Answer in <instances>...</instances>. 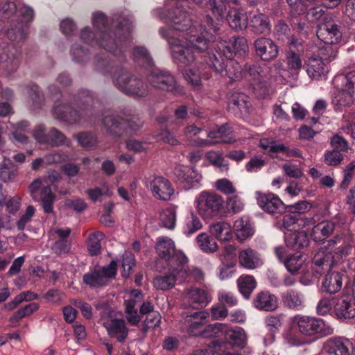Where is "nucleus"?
<instances>
[{
  "label": "nucleus",
  "instance_id": "36",
  "mask_svg": "<svg viewBox=\"0 0 355 355\" xmlns=\"http://www.w3.org/2000/svg\"><path fill=\"white\" fill-rule=\"evenodd\" d=\"M343 285L342 275L338 272H329L322 282L324 290L329 293L339 291Z\"/></svg>",
  "mask_w": 355,
  "mask_h": 355
},
{
  "label": "nucleus",
  "instance_id": "38",
  "mask_svg": "<svg viewBox=\"0 0 355 355\" xmlns=\"http://www.w3.org/2000/svg\"><path fill=\"white\" fill-rule=\"evenodd\" d=\"M227 20L230 27L235 30H243L248 26V16L244 15L239 10H230Z\"/></svg>",
  "mask_w": 355,
  "mask_h": 355
},
{
  "label": "nucleus",
  "instance_id": "60",
  "mask_svg": "<svg viewBox=\"0 0 355 355\" xmlns=\"http://www.w3.org/2000/svg\"><path fill=\"white\" fill-rule=\"evenodd\" d=\"M230 336L234 343L241 347H243L247 343L248 338L246 334L241 328L232 330Z\"/></svg>",
  "mask_w": 355,
  "mask_h": 355
},
{
  "label": "nucleus",
  "instance_id": "64",
  "mask_svg": "<svg viewBox=\"0 0 355 355\" xmlns=\"http://www.w3.org/2000/svg\"><path fill=\"white\" fill-rule=\"evenodd\" d=\"M282 168L287 176L294 179L301 178L304 175L302 169L294 164H284Z\"/></svg>",
  "mask_w": 355,
  "mask_h": 355
},
{
  "label": "nucleus",
  "instance_id": "56",
  "mask_svg": "<svg viewBox=\"0 0 355 355\" xmlns=\"http://www.w3.org/2000/svg\"><path fill=\"white\" fill-rule=\"evenodd\" d=\"M266 164V159L260 155L253 157L245 164V169L248 173L257 172Z\"/></svg>",
  "mask_w": 355,
  "mask_h": 355
},
{
  "label": "nucleus",
  "instance_id": "39",
  "mask_svg": "<svg viewBox=\"0 0 355 355\" xmlns=\"http://www.w3.org/2000/svg\"><path fill=\"white\" fill-rule=\"evenodd\" d=\"M198 247L205 252L212 253L218 250V245L215 239L207 233H201L196 237Z\"/></svg>",
  "mask_w": 355,
  "mask_h": 355
},
{
  "label": "nucleus",
  "instance_id": "51",
  "mask_svg": "<svg viewBox=\"0 0 355 355\" xmlns=\"http://www.w3.org/2000/svg\"><path fill=\"white\" fill-rule=\"evenodd\" d=\"M65 141L66 137L55 128H52L47 135L46 143L53 146L65 144Z\"/></svg>",
  "mask_w": 355,
  "mask_h": 355
},
{
  "label": "nucleus",
  "instance_id": "3",
  "mask_svg": "<svg viewBox=\"0 0 355 355\" xmlns=\"http://www.w3.org/2000/svg\"><path fill=\"white\" fill-rule=\"evenodd\" d=\"M354 245L353 237L350 234L336 236L327 241L326 250L318 251L312 260L318 267L329 269L333 266L348 256Z\"/></svg>",
  "mask_w": 355,
  "mask_h": 355
},
{
  "label": "nucleus",
  "instance_id": "23",
  "mask_svg": "<svg viewBox=\"0 0 355 355\" xmlns=\"http://www.w3.org/2000/svg\"><path fill=\"white\" fill-rule=\"evenodd\" d=\"M150 189L153 196L159 200H168L173 194L174 190L171 182L164 177L157 176L150 182Z\"/></svg>",
  "mask_w": 355,
  "mask_h": 355
},
{
  "label": "nucleus",
  "instance_id": "52",
  "mask_svg": "<svg viewBox=\"0 0 355 355\" xmlns=\"http://www.w3.org/2000/svg\"><path fill=\"white\" fill-rule=\"evenodd\" d=\"M343 159V154L337 150H327L324 154V162L328 166H337Z\"/></svg>",
  "mask_w": 355,
  "mask_h": 355
},
{
  "label": "nucleus",
  "instance_id": "11",
  "mask_svg": "<svg viewBox=\"0 0 355 355\" xmlns=\"http://www.w3.org/2000/svg\"><path fill=\"white\" fill-rule=\"evenodd\" d=\"M209 313L205 311H197L192 314L187 315L184 318L182 329L187 331L191 336H211L212 334H209V331H214L216 334L218 329L214 326H209L207 328L202 331V328L207 322Z\"/></svg>",
  "mask_w": 355,
  "mask_h": 355
},
{
  "label": "nucleus",
  "instance_id": "33",
  "mask_svg": "<svg viewBox=\"0 0 355 355\" xmlns=\"http://www.w3.org/2000/svg\"><path fill=\"white\" fill-rule=\"evenodd\" d=\"M236 284L239 293L248 300L256 288L257 282L253 276L244 275L237 279Z\"/></svg>",
  "mask_w": 355,
  "mask_h": 355
},
{
  "label": "nucleus",
  "instance_id": "48",
  "mask_svg": "<svg viewBox=\"0 0 355 355\" xmlns=\"http://www.w3.org/2000/svg\"><path fill=\"white\" fill-rule=\"evenodd\" d=\"M226 208L230 214H238L243 209L244 203L238 196L234 195L227 198Z\"/></svg>",
  "mask_w": 355,
  "mask_h": 355
},
{
  "label": "nucleus",
  "instance_id": "28",
  "mask_svg": "<svg viewBox=\"0 0 355 355\" xmlns=\"http://www.w3.org/2000/svg\"><path fill=\"white\" fill-rule=\"evenodd\" d=\"M253 304L259 310L272 311L278 306L277 298L268 291H261L255 295Z\"/></svg>",
  "mask_w": 355,
  "mask_h": 355
},
{
  "label": "nucleus",
  "instance_id": "30",
  "mask_svg": "<svg viewBox=\"0 0 355 355\" xmlns=\"http://www.w3.org/2000/svg\"><path fill=\"white\" fill-rule=\"evenodd\" d=\"M355 102V92L342 88L334 96L332 103L336 111H343L346 107H349Z\"/></svg>",
  "mask_w": 355,
  "mask_h": 355
},
{
  "label": "nucleus",
  "instance_id": "62",
  "mask_svg": "<svg viewBox=\"0 0 355 355\" xmlns=\"http://www.w3.org/2000/svg\"><path fill=\"white\" fill-rule=\"evenodd\" d=\"M218 300L223 306H234L238 304L237 297L231 292L221 291L218 293Z\"/></svg>",
  "mask_w": 355,
  "mask_h": 355
},
{
  "label": "nucleus",
  "instance_id": "41",
  "mask_svg": "<svg viewBox=\"0 0 355 355\" xmlns=\"http://www.w3.org/2000/svg\"><path fill=\"white\" fill-rule=\"evenodd\" d=\"M305 263V259L302 254L295 253L287 257L284 261V266L291 273H297Z\"/></svg>",
  "mask_w": 355,
  "mask_h": 355
},
{
  "label": "nucleus",
  "instance_id": "37",
  "mask_svg": "<svg viewBox=\"0 0 355 355\" xmlns=\"http://www.w3.org/2000/svg\"><path fill=\"white\" fill-rule=\"evenodd\" d=\"M234 230L236 238L240 241H243L254 234V230L251 224L248 220H245L243 218H241L234 222Z\"/></svg>",
  "mask_w": 355,
  "mask_h": 355
},
{
  "label": "nucleus",
  "instance_id": "9",
  "mask_svg": "<svg viewBox=\"0 0 355 355\" xmlns=\"http://www.w3.org/2000/svg\"><path fill=\"white\" fill-rule=\"evenodd\" d=\"M210 64L222 76L227 77L230 81L238 80L242 77V68L233 58H225L218 53L209 57Z\"/></svg>",
  "mask_w": 355,
  "mask_h": 355
},
{
  "label": "nucleus",
  "instance_id": "15",
  "mask_svg": "<svg viewBox=\"0 0 355 355\" xmlns=\"http://www.w3.org/2000/svg\"><path fill=\"white\" fill-rule=\"evenodd\" d=\"M149 70L150 73L147 76V80L153 87L168 92H173L175 89V80L168 72L162 71L154 66L150 68Z\"/></svg>",
  "mask_w": 355,
  "mask_h": 355
},
{
  "label": "nucleus",
  "instance_id": "45",
  "mask_svg": "<svg viewBox=\"0 0 355 355\" xmlns=\"http://www.w3.org/2000/svg\"><path fill=\"white\" fill-rule=\"evenodd\" d=\"M123 123V120L115 115H108L103 118V125L105 128L112 135H117L119 130Z\"/></svg>",
  "mask_w": 355,
  "mask_h": 355
},
{
  "label": "nucleus",
  "instance_id": "10",
  "mask_svg": "<svg viewBox=\"0 0 355 355\" xmlns=\"http://www.w3.org/2000/svg\"><path fill=\"white\" fill-rule=\"evenodd\" d=\"M197 209L205 217H213L218 214L223 207L222 196L215 193L201 192L196 198Z\"/></svg>",
  "mask_w": 355,
  "mask_h": 355
},
{
  "label": "nucleus",
  "instance_id": "59",
  "mask_svg": "<svg viewBox=\"0 0 355 355\" xmlns=\"http://www.w3.org/2000/svg\"><path fill=\"white\" fill-rule=\"evenodd\" d=\"M215 186L218 191L227 195L233 194L236 192V188L232 182L226 178L218 180L215 182Z\"/></svg>",
  "mask_w": 355,
  "mask_h": 355
},
{
  "label": "nucleus",
  "instance_id": "20",
  "mask_svg": "<svg viewBox=\"0 0 355 355\" xmlns=\"http://www.w3.org/2000/svg\"><path fill=\"white\" fill-rule=\"evenodd\" d=\"M255 35L267 34L270 32L269 17L259 11L249 12L248 15V26Z\"/></svg>",
  "mask_w": 355,
  "mask_h": 355
},
{
  "label": "nucleus",
  "instance_id": "13",
  "mask_svg": "<svg viewBox=\"0 0 355 355\" xmlns=\"http://www.w3.org/2000/svg\"><path fill=\"white\" fill-rule=\"evenodd\" d=\"M116 273V263L112 261L109 265L103 267L101 270H95L83 276L85 284L97 288L105 286L110 279L115 277Z\"/></svg>",
  "mask_w": 355,
  "mask_h": 355
},
{
  "label": "nucleus",
  "instance_id": "43",
  "mask_svg": "<svg viewBox=\"0 0 355 355\" xmlns=\"http://www.w3.org/2000/svg\"><path fill=\"white\" fill-rule=\"evenodd\" d=\"M103 232L96 231L88 237L87 249L91 255H96L101 251V241L104 239Z\"/></svg>",
  "mask_w": 355,
  "mask_h": 355
},
{
  "label": "nucleus",
  "instance_id": "49",
  "mask_svg": "<svg viewBox=\"0 0 355 355\" xmlns=\"http://www.w3.org/2000/svg\"><path fill=\"white\" fill-rule=\"evenodd\" d=\"M205 157L213 165L220 168L221 171L228 169L227 162L219 153L211 150L206 153Z\"/></svg>",
  "mask_w": 355,
  "mask_h": 355
},
{
  "label": "nucleus",
  "instance_id": "53",
  "mask_svg": "<svg viewBox=\"0 0 355 355\" xmlns=\"http://www.w3.org/2000/svg\"><path fill=\"white\" fill-rule=\"evenodd\" d=\"M184 79L191 85L198 86L201 83V77L198 69L193 68L182 70Z\"/></svg>",
  "mask_w": 355,
  "mask_h": 355
},
{
  "label": "nucleus",
  "instance_id": "58",
  "mask_svg": "<svg viewBox=\"0 0 355 355\" xmlns=\"http://www.w3.org/2000/svg\"><path fill=\"white\" fill-rule=\"evenodd\" d=\"M76 138L79 144L84 148L94 146L97 143L96 137L92 133L89 132H83L78 134L76 136Z\"/></svg>",
  "mask_w": 355,
  "mask_h": 355
},
{
  "label": "nucleus",
  "instance_id": "4",
  "mask_svg": "<svg viewBox=\"0 0 355 355\" xmlns=\"http://www.w3.org/2000/svg\"><path fill=\"white\" fill-rule=\"evenodd\" d=\"M162 269H166L163 275H157L153 280V286L159 291H167L175 287L178 280L186 281L188 277L186 259L180 254L170 262V266H165Z\"/></svg>",
  "mask_w": 355,
  "mask_h": 355
},
{
  "label": "nucleus",
  "instance_id": "6",
  "mask_svg": "<svg viewBox=\"0 0 355 355\" xmlns=\"http://www.w3.org/2000/svg\"><path fill=\"white\" fill-rule=\"evenodd\" d=\"M60 178L61 176L58 172L50 171L47 177L42 180L40 178L35 180L29 187L30 192L33 196L40 191V199L45 213H51L53 211V204L55 199V196L52 193L48 181L51 183H54Z\"/></svg>",
  "mask_w": 355,
  "mask_h": 355
},
{
  "label": "nucleus",
  "instance_id": "63",
  "mask_svg": "<svg viewBox=\"0 0 355 355\" xmlns=\"http://www.w3.org/2000/svg\"><path fill=\"white\" fill-rule=\"evenodd\" d=\"M266 324L271 332V339L274 340V333L282 326L281 318L279 315H270L266 318Z\"/></svg>",
  "mask_w": 355,
  "mask_h": 355
},
{
  "label": "nucleus",
  "instance_id": "25",
  "mask_svg": "<svg viewBox=\"0 0 355 355\" xmlns=\"http://www.w3.org/2000/svg\"><path fill=\"white\" fill-rule=\"evenodd\" d=\"M55 116L70 123H78L85 114L84 110H76L68 105H58L54 107Z\"/></svg>",
  "mask_w": 355,
  "mask_h": 355
},
{
  "label": "nucleus",
  "instance_id": "16",
  "mask_svg": "<svg viewBox=\"0 0 355 355\" xmlns=\"http://www.w3.org/2000/svg\"><path fill=\"white\" fill-rule=\"evenodd\" d=\"M219 51L225 58H233L234 56L240 52H246L248 49L247 40L243 37H233L227 40H220L218 44Z\"/></svg>",
  "mask_w": 355,
  "mask_h": 355
},
{
  "label": "nucleus",
  "instance_id": "14",
  "mask_svg": "<svg viewBox=\"0 0 355 355\" xmlns=\"http://www.w3.org/2000/svg\"><path fill=\"white\" fill-rule=\"evenodd\" d=\"M325 51L320 49L318 54H312L306 61L307 74L312 79L318 80L324 77L328 73V68L324 62L327 59L330 60L331 57H327L324 53Z\"/></svg>",
  "mask_w": 355,
  "mask_h": 355
},
{
  "label": "nucleus",
  "instance_id": "24",
  "mask_svg": "<svg viewBox=\"0 0 355 355\" xmlns=\"http://www.w3.org/2000/svg\"><path fill=\"white\" fill-rule=\"evenodd\" d=\"M243 70L246 74L249 75L252 80L256 84L265 85L270 80V68L264 64H246L244 65Z\"/></svg>",
  "mask_w": 355,
  "mask_h": 355
},
{
  "label": "nucleus",
  "instance_id": "54",
  "mask_svg": "<svg viewBox=\"0 0 355 355\" xmlns=\"http://www.w3.org/2000/svg\"><path fill=\"white\" fill-rule=\"evenodd\" d=\"M135 265V255L130 252H126L123 254L122 259V275L125 278H128L130 276V270L132 267Z\"/></svg>",
  "mask_w": 355,
  "mask_h": 355
},
{
  "label": "nucleus",
  "instance_id": "32",
  "mask_svg": "<svg viewBox=\"0 0 355 355\" xmlns=\"http://www.w3.org/2000/svg\"><path fill=\"white\" fill-rule=\"evenodd\" d=\"M209 230L212 235L218 240L228 241L232 239V227L225 221H220L209 225Z\"/></svg>",
  "mask_w": 355,
  "mask_h": 355
},
{
  "label": "nucleus",
  "instance_id": "8",
  "mask_svg": "<svg viewBox=\"0 0 355 355\" xmlns=\"http://www.w3.org/2000/svg\"><path fill=\"white\" fill-rule=\"evenodd\" d=\"M241 0H209L208 2L209 8L214 15H216L215 19H213L209 15H206L199 28L203 26V28L207 30L209 33H213L214 35L218 33L222 24V16L227 8V3L237 5Z\"/></svg>",
  "mask_w": 355,
  "mask_h": 355
},
{
  "label": "nucleus",
  "instance_id": "55",
  "mask_svg": "<svg viewBox=\"0 0 355 355\" xmlns=\"http://www.w3.org/2000/svg\"><path fill=\"white\" fill-rule=\"evenodd\" d=\"M201 227L202 223L199 218L193 214H191L187 219L186 225L184 227V232L187 234H191L200 230Z\"/></svg>",
  "mask_w": 355,
  "mask_h": 355
},
{
  "label": "nucleus",
  "instance_id": "57",
  "mask_svg": "<svg viewBox=\"0 0 355 355\" xmlns=\"http://www.w3.org/2000/svg\"><path fill=\"white\" fill-rule=\"evenodd\" d=\"M64 206L69 209H72L78 213L83 211L87 208V204L80 198L66 199Z\"/></svg>",
  "mask_w": 355,
  "mask_h": 355
},
{
  "label": "nucleus",
  "instance_id": "31",
  "mask_svg": "<svg viewBox=\"0 0 355 355\" xmlns=\"http://www.w3.org/2000/svg\"><path fill=\"white\" fill-rule=\"evenodd\" d=\"M335 225V223L330 220L319 223L313 227L311 236L316 242L322 241L334 232Z\"/></svg>",
  "mask_w": 355,
  "mask_h": 355
},
{
  "label": "nucleus",
  "instance_id": "47",
  "mask_svg": "<svg viewBox=\"0 0 355 355\" xmlns=\"http://www.w3.org/2000/svg\"><path fill=\"white\" fill-rule=\"evenodd\" d=\"M162 224L167 229L173 230L176 223V212L173 208H167L163 210L160 215Z\"/></svg>",
  "mask_w": 355,
  "mask_h": 355
},
{
  "label": "nucleus",
  "instance_id": "17",
  "mask_svg": "<svg viewBox=\"0 0 355 355\" xmlns=\"http://www.w3.org/2000/svg\"><path fill=\"white\" fill-rule=\"evenodd\" d=\"M253 46L256 55L263 61H272L278 55V46L270 38L259 37L254 40Z\"/></svg>",
  "mask_w": 355,
  "mask_h": 355
},
{
  "label": "nucleus",
  "instance_id": "50",
  "mask_svg": "<svg viewBox=\"0 0 355 355\" xmlns=\"http://www.w3.org/2000/svg\"><path fill=\"white\" fill-rule=\"evenodd\" d=\"M288 69L291 71H299L302 67V62L299 54L290 50L286 55Z\"/></svg>",
  "mask_w": 355,
  "mask_h": 355
},
{
  "label": "nucleus",
  "instance_id": "26",
  "mask_svg": "<svg viewBox=\"0 0 355 355\" xmlns=\"http://www.w3.org/2000/svg\"><path fill=\"white\" fill-rule=\"evenodd\" d=\"M103 327L106 329L110 337L116 338L119 342L123 343L127 338L128 329L123 319H112L104 322Z\"/></svg>",
  "mask_w": 355,
  "mask_h": 355
},
{
  "label": "nucleus",
  "instance_id": "35",
  "mask_svg": "<svg viewBox=\"0 0 355 355\" xmlns=\"http://www.w3.org/2000/svg\"><path fill=\"white\" fill-rule=\"evenodd\" d=\"M284 302L288 308L295 310H300L304 306V295L297 291L288 290L284 297Z\"/></svg>",
  "mask_w": 355,
  "mask_h": 355
},
{
  "label": "nucleus",
  "instance_id": "2",
  "mask_svg": "<svg viewBox=\"0 0 355 355\" xmlns=\"http://www.w3.org/2000/svg\"><path fill=\"white\" fill-rule=\"evenodd\" d=\"M117 23L119 30L113 32L109 28L104 14L96 12L92 17V24L98 35L97 41L99 46L110 53H115L117 50L121 51L120 44L116 40V35H119L121 32L123 38H126L132 29V21L130 17L117 19Z\"/></svg>",
  "mask_w": 355,
  "mask_h": 355
},
{
  "label": "nucleus",
  "instance_id": "40",
  "mask_svg": "<svg viewBox=\"0 0 355 355\" xmlns=\"http://www.w3.org/2000/svg\"><path fill=\"white\" fill-rule=\"evenodd\" d=\"M230 107L232 109L237 108L241 113H248L251 107L249 97L243 93L233 94L230 101Z\"/></svg>",
  "mask_w": 355,
  "mask_h": 355
},
{
  "label": "nucleus",
  "instance_id": "61",
  "mask_svg": "<svg viewBox=\"0 0 355 355\" xmlns=\"http://www.w3.org/2000/svg\"><path fill=\"white\" fill-rule=\"evenodd\" d=\"M335 302L336 300L334 299L331 300L328 297L322 298L317 305V313L320 315H326L331 311L332 306L334 305Z\"/></svg>",
  "mask_w": 355,
  "mask_h": 355
},
{
  "label": "nucleus",
  "instance_id": "46",
  "mask_svg": "<svg viewBox=\"0 0 355 355\" xmlns=\"http://www.w3.org/2000/svg\"><path fill=\"white\" fill-rule=\"evenodd\" d=\"M132 57L139 64L151 68L153 66L152 58L144 47H135L133 49Z\"/></svg>",
  "mask_w": 355,
  "mask_h": 355
},
{
  "label": "nucleus",
  "instance_id": "7",
  "mask_svg": "<svg viewBox=\"0 0 355 355\" xmlns=\"http://www.w3.org/2000/svg\"><path fill=\"white\" fill-rule=\"evenodd\" d=\"M113 78L115 86L126 94L142 97L148 94V87L127 71L118 70Z\"/></svg>",
  "mask_w": 355,
  "mask_h": 355
},
{
  "label": "nucleus",
  "instance_id": "29",
  "mask_svg": "<svg viewBox=\"0 0 355 355\" xmlns=\"http://www.w3.org/2000/svg\"><path fill=\"white\" fill-rule=\"evenodd\" d=\"M239 261L241 266L248 270L255 269L262 265L259 255L251 248L241 250L239 254Z\"/></svg>",
  "mask_w": 355,
  "mask_h": 355
},
{
  "label": "nucleus",
  "instance_id": "5",
  "mask_svg": "<svg viewBox=\"0 0 355 355\" xmlns=\"http://www.w3.org/2000/svg\"><path fill=\"white\" fill-rule=\"evenodd\" d=\"M293 324L297 331L305 337H324L333 334L334 329L322 319L304 315H296Z\"/></svg>",
  "mask_w": 355,
  "mask_h": 355
},
{
  "label": "nucleus",
  "instance_id": "34",
  "mask_svg": "<svg viewBox=\"0 0 355 355\" xmlns=\"http://www.w3.org/2000/svg\"><path fill=\"white\" fill-rule=\"evenodd\" d=\"M286 245L295 249L306 247L309 243L307 234L304 231H293L286 236Z\"/></svg>",
  "mask_w": 355,
  "mask_h": 355
},
{
  "label": "nucleus",
  "instance_id": "18",
  "mask_svg": "<svg viewBox=\"0 0 355 355\" xmlns=\"http://www.w3.org/2000/svg\"><path fill=\"white\" fill-rule=\"evenodd\" d=\"M317 36L326 44H338L342 39L340 27L333 21H325L318 26Z\"/></svg>",
  "mask_w": 355,
  "mask_h": 355
},
{
  "label": "nucleus",
  "instance_id": "12",
  "mask_svg": "<svg viewBox=\"0 0 355 355\" xmlns=\"http://www.w3.org/2000/svg\"><path fill=\"white\" fill-rule=\"evenodd\" d=\"M155 250L157 253L159 260L155 263L157 270L162 271L164 266H162V261H165L166 266H170V262L173 258L180 254L182 255L186 259V266L189 262L187 256L182 251H176L173 241L168 237H159L155 245Z\"/></svg>",
  "mask_w": 355,
  "mask_h": 355
},
{
  "label": "nucleus",
  "instance_id": "19",
  "mask_svg": "<svg viewBox=\"0 0 355 355\" xmlns=\"http://www.w3.org/2000/svg\"><path fill=\"white\" fill-rule=\"evenodd\" d=\"M257 202L264 211L270 214H282L286 211V206L282 200L272 193L259 194Z\"/></svg>",
  "mask_w": 355,
  "mask_h": 355
},
{
  "label": "nucleus",
  "instance_id": "21",
  "mask_svg": "<svg viewBox=\"0 0 355 355\" xmlns=\"http://www.w3.org/2000/svg\"><path fill=\"white\" fill-rule=\"evenodd\" d=\"M184 299L193 309L205 307L211 301V295L205 290L197 287L187 289L184 291Z\"/></svg>",
  "mask_w": 355,
  "mask_h": 355
},
{
  "label": "nucleus",
  "instance_id": "27",
  "mask_svg": "<svg viewBox=\"0 0 355 355\" xmlns=\"http://www.w3.org/2000/svg\"><path fill=\"white\" fill-rule=\"evenodd\" d=\"M351 343L343 338H335L327 340L323 345V349L334 355H349Z\"/></svg>",
  "mask_w": 355,
  "mask_h": 355
},
{
  "label": "nucleus",
  "instance_id": "1",
  "mask_svg": "<svg viewBox=\"0 0 355 355\" xmlns=\"http://www.w3.org/2000/svg\"><path fill=\"white\" fill-rule=\"evenodd\" d=\"M189 8L187 0H176L171 3L168 14L161 17L169 23L168 28H160L159 34L168 41L172 58L179 67H186L196 59V53L205 51L216 40L207 30L190 29L191 20L188 15Z\"/></svg>",
  "mask_w": 355,
  "mask_h": 355
},
{
  "label": "nucleus",
  "instance_id": "44",
  "mask_svg": "<svg viewBox=\"0 0 355 355\" xmlns=\"http://www.w3.org/2000/svg\"><path fill=\"white\" fill-rule=\"evenodd\" d=\"M125 318L128 322L133 325L137 326L140 322V316L137 313V310L135 309L136 300L131 299L130 300H125Z\"/></svg>",
  "mask_w": 355,
  "mask_h": 355
},
{
  "label": "nucleus",
  "instance_id": "22",
  "mask_svg": "<svg viewBox=\"0 0 355 355\" xmlns=\"http://www.w3.org/2000/svg\"><path fill=\"white\" fill-rule=\"evenodd\" d=\"M174 174L187 189L196 186L202 180V175L193 168L188 166H176L174 168Z\"/></svg>",
  "mask_w": 355,
  "mask_h": 355
},
{
  "label": "nucleus",
  "instance_id": "42",
  "mask_svg": "<svg viewBox=\"0 0 355 355\" xmlns=\"http://www.w3.org/2000/svg\"><path fill=\"white\" fill-rule=\"evenodd\" d=\"M230 132V129L225 125H222L218 127L217 129H214L208 132L207 137L211 139L213 141H216V144L218 143H231L232 141L228 137V135Z\"/></svg>",
  "mask_w": 355,
  "mask_h": 355
}]
</instances>
